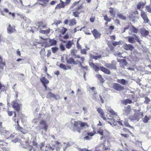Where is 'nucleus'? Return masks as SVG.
I'll return each instance as SVG.
<instances>
[{
  "instance_id": "obj_31",
  "label": "nucleus",
  "mask_w": 151,
  "mask_h": 151,
  "mask_svg": "<svg viewBox=\"0 0 151 151\" xmlns=\"http://www.w3.org/2000/svg\"><path fill=\"white\" fill-rule=\"evenodd\" d=\"M108 112H109L110 114L111 115V116L113 117V118L114 117H116V116H117V114L112 109H110L109 110H108Z\"/></svg>"
},
{
  "instance_id": "obj_36",
  "label": "nucleus",
  "mask_w": 151,
  "mask_h": 151,
  "mask_svg": "<svg viewBox=\"0 0 151 151\" xmlns=\"http://www.w3.org/2000/svg\"><path fill=\"white\" fill-rule=\"evenodd\" d=\"M144 5L143 2H139L137 4V8L138 9H140L141 8L142 9Z\"/></svg>"
},
{
  "instance_id": "obj_55",
  "label": "nucleus",
  "mask_w": 151,
  "mask_h": 151,
  "mask_svg": "<svg viewBox=\"0 0 151 151\" xmlns=\"http://www.w3.org/2000/svg\"><path fill=\"white\" fill-rule=\"evenodd\" d=\"M133 36L135 37V39L140 44L141 42V40H140V39L139 38V37L135 34L133 35Z\"/></svg>"
},
{
  "instance_id": "obj_19",
  "label": "nucleus",
  "mask_w": 151,
  "mask_h": 151,
  "mask_svg": "<svg viewBox=\"0 0 151 151\" xmlns=\"http://www.w3.org/2000/svg\"><path fill=\"white\" fill-rule=\"evenodd\" d=\"M7 32L9 34H12L16 31L15 27H12L10 24H9L7 28Z\"/></svg>"
},
{
  "instance_id": "obj_6",
  "label": "nucleus",
  "mask_w": 151,
  "mask_h": 151,
  "mask_svg": "<svg viewBox=\"0 0 151 151\" xmlns=\"http://www.w3.org/2000/svg\"><path fill=\"white\" fill-rule=\"evenodd\" d=\"M39 124L40 125L38 127L40 130L43 129L46 132L47 131L48 126L45 121L44 120H41L39 122Z\"/></svg>"
},
{
  "instance_id": "obj_8",
  "label": "nucleus",
  "mask_w": 151,
  "mask_h": 151,
  "mask_svg": "<svg viewBox=\"0 0 151 151\" xmlns=\"http://www.w3.org/2000/svg\"><path fill=\"white\" fill-rule=\"evenodd\" d=\"M113 88L114 90L118 91H123L124 89V88L123 86L117 83H114Z\"/></svg>"
},
{
  "instance_id": "obj_42",
  "label": "nucleus",
  "mask_w": 151,
  "mask_h": 151,
  "mask_svg": "<svg viewBox=\"0 0 151 151\" xmlns=\"http://www.w3.org/2000/svg\"><path fill=\"white\" fill-rule=\"evenodd\" d=\"M131 30L133 32L135 33H138L139 31L138 28H137L133 25H132V29Z\"/></svg>"
},
{
  "instance_id": "obj_33",
  "label": "nucleus",
  "mask_w": 151,
  "mask_h": 151,
  "mask_svg": "<svg viewBox=\"0 0 151 151\" xmlns=\"http://www.w3.org/2000/svg\"><path fill=\"white\" fill-rule=\"evenodd\" d=\"M96 77L101 83H103L104 82V80L101 75L99 74H97L96 75Z\"/></svg>"
},
{
  "instance_id": "obj_46",
  "label": "nucleus",
  "mask_w": 151,
  "mask_h": 151,
  "mask_svg": "<svg viewBox=\"0 0 151 151\" xmlns=\"http://www.w3.org/2000/svg\"><path fill=\"white\" fill-rule=\"evenodd\" d=\"M129 119L132 121L136 120L137 121V119L135 114L133 115L130 116L129 117Z\"/></svg>"
},
{
  "instance_id": "obj_40",
  "label": "nucleus",
  "mask_w": 151,
  "mask_h": 151,
  "mask_svg": "<svg viewBox=\"0 0 151 151\" xmlns=\"http://www.w3.org/2000/svg\"><path fill=\"white\" fill-rule=\"evenodd\" d=\"M98 55H92L91 58L92 59H94L95 60H97L99 59H100L101 58V55H98V54H96Z\"/></svg>"
},
{
  "instance_id": "obj_20",
  "label": "nucleus",
  "mask_w": 151,
  "mask_h": 151,
  "mask_svg": "<svg viewBox=\"0 0 151 151\" xmlns=\"http://www.w3.org/2000/svg\"><path fill=\"white\" fill-rule=\"evenodd\" d=\"M140 32L143 36H147L149 34V32L144 29H141L139 30Z\"/></svg>"
},
{
  "instance_id": "obj_12",
  "label": "nucleus",
  "mask_w": 151,
  "mask_h": 151,
  "mask_svg": "<svg viewBox=\"0 0 151 151\" xmlns=\"http://www.w3.org/2000/svg\"><path fill=\"white\" fill-rule=\"evenodd\" d=\"M97 111L100 114L101 117L104 120H106V118L105 116L104 112L103 109L100 108H98L97 109Z\"/></svg>"
},
{
  "instance_id": "obj_47",
  "label": "nucleus",
  "mask_w": 151,
  "mask_h": 151,
  "mask_svg": "<svg viewBox=\"0 0 151 151\" xmlns=\"http://www.w3.org/2000/svg\"><path fill=\"white\" fill-rule=\"evenodd\" d=\"M117 15L118 17L122 20H125L126 19V17L124 16L122 14H118Z\"/></svg>"
},
{
  "instance_id": "obj_18",
  "label": "nucleus",
  "mask_w": 151,
  "mask_h": 151,
  "mask_svg": "<svg viewBox=\"0 0 151 151\" xmlns=\"http://www.w3.org/2000/svg\"><path fill=\"white\" fill-rule=\"evenodd\" d=\"M124 48L127 50L132 51L134 49V47L131 44H125L124 45Z\"/></svg>"
},
{
  "instance_id": "obj_15",
  "label": "nucleus",
  "mask_w": 151,
  "mask_h": 151,
  "mask_svg": "<svg viewBox=\"0 0 151 151\" xmlns=\"http://www.w3.org/2000/svg\"><path fill=\"white\" fill-rule=\"evenodd\" d=\"M132 111L131 106L128 105L127 106L125 107L124 110V112L126 115H128Z\"/></svg>"
},
{
  "instance_id": "obj_1",
  "label": "nucleus",
  "mask_w": 151,
  "mask_h": 151,
  "mask_svg": "<svg viewBox=\"0 0 151 151\" xmlns=\"http://www.w3.org/2000/svg\"><path fill=\"white\" fill-rule=\"evenodd\" d=\"M71 124L69 127L73 132H77L81 133L83 128L88 127L89 125L87 122H83L80 120L75 121L71 119L70 121Z\"/></svg>"
},
{
  "instance_id": "obj_2",
  "label": "nucleus",
  "mask_w": 151,
  "mask_h": 151,
  "mask_svg": "<svg viewBox=\"0 0 151 151\" xmlns=\"http://www.w3.org/2000/svg\"><path fill=\"white\" fill-rule=\"evenodd\" d=\"M89 65L93 68L95 71H98L100 70L105 74L107 75L111 74V73L110 70L109 69L104 66H100L99 67L98 66L96 65L92 62L89 63Z\"/></svg>"
},
{
  "instance_id": "obj_54",
  "label": "nucleus",
  "mask_w": 151,
  "mask_h": 151,
  "mask_svg": "<svg viewBox=\"0 0 151 151\" xmlns=\"http://www.w3.org/2000/svg\"><path fill=\"white\" fill-rule=\"evenodd\" d=\"M18 112V117L20 119H22L24 117V116L22 112Z\"/></svg>"
},
{
  "instance_id": "obj_34",
  "label": "nucleus",
  "mask_w": 151,
  "mask_h": 151,
  "mask_svg": "<svg viewBox=\"0 0 151 151\" xmlns=\"http://www.w3.org/2000/svg\"><path fill=\"white\" fill-rule=\"evenodd\" d=\"M81 67L84 73V77L85 78L86 73L88 70V67L87 66H83L81 65Z\"/></svg>"
},
{
  "instance_id": "obj_11",
  "label": "nucleus",
  "mask_w": 151,
  "mask_h": 151,
  "mask_svg": "<svg viewBox=\"0 0 151 151\" xmlns=\"http://www.w3.org/2000/svg\"><path fill=\"white\" fill-rule=\"evenodd\" d=\"M23 147L29 151L32 150L33 148V147L32 145H29V142L28 141H25L24 143L23 144Z\"/></svg>"
},
{
  "instance_id": "obj_62",
  "label": "nucleus",
  "mask_w": 151,
  "mask_h": 151,
  "mask_svg": "<svg viewBox=\"0 0 151 151\" xmlns=\"http://www.w3.org/2000/svg\"><path fill=\"white\" fill-rule=\"evenodd\" d=\"M51 52L50 50H48L47 51V58H49L51 55Z\"/></svg>"
},
{
  "instance_id": "obj_17",
  "label": "nucleus",
  "mask_w": 151,
  "mask_h": 151,
  "mask_svg": "<svg viewBox=\"0 0 151 151\" xmlns=\"http://www.w3.org/2000/svg\"><path fill=\"white\" fill-rule=\"evenodd\" d=\"M40 81L43 85L45 89L47 88L46 84H47L49 83V81L45 78V77H43L40 79Z\"/></svg>"
},
{
  "instance_id": "obj_24",
  "label": "nucleus",
  "mask_w": 151,
  "mask_h": 151,
  "mask_svg": "<svg viewBox=\"0 0 151 151\" xmlns=\"http://www.w3.org/2000/svg\"><path fill=\"white\" fill-rule=\"evenodd\" d=\"M46 97L47 98L49 99L50 98H54L55 99H57V98L56 95L53 94L50 92H49L47 93Z\"/></svg>"
},
{
  "instance_id": "obj_61",
  "label": "nucleus",
  "mask_w": 151,
  "mask_h": 151,
  "mask_svg": "<svg viewBox=\"0 0 151 151\" xmlns=\"http://www.w3.org/2000/svg\"><path fill=\"white\" fill-rule=\"evenodd\" d=\"M7 112L8 113V115L9 116H11L13 115V113L14 112L12 111H10L8 109L7 110Z\"/></svg>"
},
{
  "instance_id": "obj_59",
  "label": "nucleus",
  "mask_w": 151,
  "mask_h": 151,
  "mask_svg": "<svg viewBox=\"0 0 151 151\" xmlns=\"http://www.w3.org/2000/svg\"><path fill=\"white\" fill-rule=\"evenodd\" d=\"M81 50V53L83 54H86L87 53L86 50V49H80Z\"/></svg>"
},
{
  "instance_id": "obj_44",
  "label": "nucleus",
  "mask_w": 151,
  "mask_h": 151,
  "mask_svg": "<svg viewBox=\"0 0 151 151\" xmlns=\"http://www.w3.org/2000/svg\"><path fill=\"white\" fill-rule=\"evenodd\" d=\"M15 128L16 130L19 131L21 132L24 133L23 131L24 130V129L23 127H20V125L17 126Z\"/></svg>"
},
{
  "instance_id": "obj_28",
  "label": "nucleus",
  "mask_w": 151,
  "mask_h": 151,
  "mask_svg": "<svg viewBox=\"0 0 151 151\" xmlns=\"http://www.w3.org/2000/svg\"><path fill=\"white\" fill-rule=\"evenodd\" d=\"M132 103V101L130 99H127L122 100V104L126 105L128 104H130Z\"/></svg>"
},
{
  "instance_id": "obj_38",
  "label": "nucleus",
  "mask_w": 151,
  "mask_h": 151,
  "mask_svg": "<svg viewBox=\"0 0 151 151\" xmlns=\"http://www.w3.org/2000/svg\"><path fill=\"white\" fill-rule=\"evenodd\" d=\"M59 67L60 68H63L65 70H66L68 69H71V67H70L68 66L67 67L65 65H64L62 63H61L60 64Z\"/></svg>"
},
{
  "instance_id": "obj_14",
  "label": "nucleus",
  "mask_w": 151,
  "mask_h": 151,
  "mask_svg": "<svg viewBox=\"0 0 151 151\" xmlns=\"http://www.w3.org/2000/svg\"><path fill=\"white\" fill-rule=\"evenodd\" d=\"M92 33L95 39H98L100 37L101 34L96 29H94L92 31Z\"/></svg>"
},
{
  "instance_id": "obj_27",
  "label": "nucleus",
  "mask_w": 151,
  "mask_h": 151,
  "mask_svg": "<svg viewBox=\"0 0 151 151\" xmlns=\"http://www.w3.org/2000/svg\"><path fill=\"white\" fill-rule=\"evenodd\" d=\"M73 40H69L68 42L66 44V47L68 49H69L71 48L73 45L74 44L73 42Z\"/></svg>"
},
{
  "instance_id": "obj_49",
  "label": "nucleus",
  "mask_w": 151,
  "mask_h": 151,
  "mask_svg": "<svg viewBox=\"0 0 151 151\" xmlns=\"http://www.w3.org/2000/svg\"><path fill=\"white\" fill-rule=\"evenodd\" d=\"M124 124L125 127H129L130 128L133 129V127L131 126L129 124V123L127 121L124 122Z\"/></svg>"
},
{
  "instance_id": "obj_48",
  "label": "nucleus",
  "mask_w": 151,
  "mask_h": 151,
  "mask_svg": "<svg viewBox=\"0 0 151 151\" xmlns=\"http://www.w3.org/2000/svg\"><path fill=\"white\" fill-rule=\"evenodd\" d=\"M67 29L64 27H63L62 29L60 31V33L62 35H64L66 32L67 31Z\"/></svg>"
},
{
  "instance_id": "obj_22",
  "label": "nucleus",
  "mask_w": 151,
  "mask_h": 151,
  "mask_svg": "<svg viewBox=\"0 0 151 151\" xmlns=\"http://www.w3.org/2000/svg\"><path fill=\"white\" fill-rule=\"evenodd\" d=\"M97 133H99L101 136L100 137V139L102 140L104 138H105L106 136L104 135V132L103 129L99 128L97 131Z\"/></svg>"
},
{
  "instance_id": "obj_63",
  "label": "nucleus",
  "mask_w": 151,
  "mask_h": 151,
  "mask_svg": "<svg viewBox=\"0 0 151 151\" xmlns=\"http://www.w3.org/2000/svg\"><path fill=\"white\" fill-rule=\"evenodd\" d=\"M14 116H13V121L16 122L17 120V119L16 118L17 116L16 114V113L14 111Z\"/></svg>"
},
{
  "instance_id": "obj_60",
  "label": "nucleus",
  "mask_w": 151,
  "mask_h": 151,
  "mask_svg": "<svg viewBox=\"0 0 151 151\" xmlns=\"http://www.w3.org/2000/svg\"><path fill=\"white\" fill-rule=\"evenodd\" d=\"M120 44V42H117L116 41L113 42L112 43V45L114 46H116L117 45H119Z\"/></svg>"
},
{
  "instance_id": "obj_37",
  "label": "nucleus",
  "mask_w": 151,
  "mask_h": 151,
  "mask_svg": "<svg viewBox=\"0 0 151 151\" xmlns=\"http://www.w3.org/2000/svg\"><path fill=\"white\" fill-rule=\"evenodd\" d=\"M138 12L137 10H135L130 16H129V18L135 19L136 17V15L138 14Z\"/></svg>"
},
{
  "instance_id": "obj_10",
  "label": "nucleus",
  "mask_w": 151,
  "mask_h": 151,
  "mask_svg": "<svg viewBox=\"0 0 151 151\" xmlns=\"http://www.w3.org/2000/svg\"><path fill=\"white\" fill-rule=\"evenodd\" d=\"M12 106L17 112L19 111L20 109V104L16 101H13L12 102Z\"/></svg>"
},
{
  "instance_id": "obj_43",
  "label": "nucleus",
  "mask_w": 151,
  "mask_h": 151,
  "mask_svg": "<svg viewBox=\"0 0 151 151\" xmlns=\"http://www.w3.org/2000/svg\"><path fill=\"white\" fill-rule=\"evenodd\" d=\"M114 27L113 26H110L108 28V30L109 32L107 33V34H111L113 30L114 29Z\"/></svg>"
},
{
  "instance_id": "obj_50",
  "label": "nucleus",
  "mask_w": 151,
  "mask_h": 151,
  "mask_svg": "<svg viewBox=\"0 0 151 151\" xmlns=\"http://www.w3.org/2000/svg\"><path fill=\"white\" fill-rule=\"evenodd\" d=\"M80 39L78 38L77 40V43H76V46L77 48L78 49H81V45L79 43V41Z\"/></svg>"
},
{
  "instance_id": "obj_23",
  "label": "nucleus",
  "mask_w": 151,
  "mask_h": 151,
  "mask_svg": "<svg viewBox=\"0 0 151 151\" xmlns=\"http://www.w3.org/2000/svg\"><path fill=\"white\" fill-rule=\"evenodd\" d=\"M36 25L38 27H42V28H44L46 27L47 24H44L42 21H40L37 23Z\"/></svg>"
},
{
  "instance_id": "obj_53",
  "label": "nucleus",
  "mask_w": 151,
  "mask_h": 151,
  "mask_svg": "<svg viewBox=\"0 0 151 151\" xmlns=\"http://www.w3.org/2000/svg\"><path fill=\"white\" fill-rule=\"evenodd\" d=\"M37 139L36 138L34 139L32 142V145L33 146L37 147L38 146V144L36 142Z\"/></svg>"
},
{
  "instance_id": "obj_32",
  "label": "nucleus",
  "mask_w": 151,
  "mask_h": 151,
  "mask_svg": "<svg viewBox=\"0 0 151 151\" xmlns=\"http://www.w3.org/2000/svg\"><path fill=\"white\" fill-rule=\"evenodd\" d=\"M50 28H48L46 30H40V33L43 34H48L50 32Z\"/></svg>"
},
{
  "instance_id": "obj_64",
  "label": "nucleus",
  "mask_w": 151,
  "mask_h": 151,
  "mask_svg": "<svg viewBox=\"0 0 151 151\" xmlns=\"http://www.w3.org/2000/svg\"><path fill=\"white\" fill-rule=\"evenodd\" d=\"M45 145L44 142H42L40 144V147L41 150L42 149V148L44 147Z\"/></svg>"
},
{
  "instance_id": "obj_52",
  "label": "nucleus",
  "mask_w": 151,
  "mask_h": 151,
  "mask_svg": "<svg viewBox=\"0 0 151 151\" xmlns=\"http://www.w3.org/2000/svg\"><path fill=\"white\" fill-rule=\"evenodd\" d=\"M58 48L57 47H52L51 50L53 53H55L58 50Z\"/></svg>"
},
{
  "instance_id": "obj_29",
  "label": "nucleus",
  "mask_w": 151,
  "mask_h": 151,
  "mask_svg": "<svg viewBox=\"0 0 151 151\" xmlns=\"http://www.w3.org/2000/svg\"><path fill=\"white\" fill-rule=\"evenodd\" d=\"M67 62L68 64H73L74 65H76L77 63L75 61L73 58H70L67 60Z\"/></svg>"
},
{
  "instance_id": "obj_45",
  "label": "nucleus",
  "mask_w": 151,
  "mask_h": 151,
  "mask_svg": "<svg viewBox=\"0 0 151 151\" xmlns=\"http://www.w3.org/2000/svg\"><path fill=\"white\" fill-rule=\"evenodd\" d=\"M104 19L107 22H110L111 20V18H109L107 14H105L104 16Z\"/></svg>"
},
{
  "instance_id": "obj_13",
  "label": "nucleus",
  "mask_w": 151,
  "mask_h": 151,
  "mask_svg": "<svg viewBox=\"0 0 151 151\" xmlns=\"http://www.w3.org/2000/svg\"><path fill=\"white\" fill-rule=\"evenodd\" d=\"M141 16L143 19L145 23H147L149 21L147 16L146 13L143 11H142L141 12Z\"/></svg>"
},
{
  "instance_id": "obj_7",
  "label": "nucleus",
  "mask_w": 151,
  "mask_h": 151,
  "mask_svg": "<svg viewBox=\"0 0 151 151\" xmlns=\"http://www.w3.org/2000/svg\"><path fill=\"white\" fill-rule=\"evenodd\" d=\"M116 61L113 60L111 61V63L106 64L105 66L107 68L111 69L116 70L117 68L116 67Z\"/></svg>"
},
{
  "instance_id": "obj_56",
  "label": "nucleus",
  "mask_w": 151,
  "mask_h": 151,
  "mask_svg": "<svg viewBox=\"0 0 151 151\" xmlns=\"http://www.w3.org/2000/svg\"><path fill=\"white\" fill-rule=\"evenodd\" d=\"M146 9L147 11L150 13H151V6L150 5H148L146 6Z\"/></svg>"
},
{
  "instance_id": "obj_21",
  "label": "nucleus",
  "mask_w": 151,
  "mask_h": 151,
  "mask_svg": "<svg viewBox=\"0 0 151 151\" xmlns=\"http://www.w3.org/2000/svg\"><path fill=\"white\" fill-rule=\"evenodd\" d=\"M137 119V121H139L140 119L143 116V113L142 112H139L134 113Z\"/></svg>"
},
{
  "instance_id": "obj_16",
  "label": "nucleus",
  "mask_w": 151,
  "mask_h": 151,
  "mask_svg": "<svg viewBox=\"0 0 151 151\" xmlns=\"http://www.w3.org/2000/svg\"><path fill=\"white\" fill-rule=\"evenodd\" d=\"M60 3L58 4L55 7V9H60L62 8H64L66 6L64 2L62 0H60Z\"/></svg>"
},
{
  "instance_id": "obj_26",
  "label": "nucleus",
  "mask_w": 151,
  "mask_h": 151,
  "mask_svg": "<svg viewBox=\"0 0 151 151\" xmlns=\"http://www.w3.org/2000/svg\"><path fill=\"white\" fill-rule=\"evenodd\" d=\"M109 9L110 10L109 12L110 15L113 17H115L116 15L115 10L114 8L111 7H110Z\"/></svg>"
},
{
  "instance_id": "obj_25",
  "label": "nucleus",
  "mask_w": 151,
  "mask_h": 151,
  "mask_svg": "<svg viewBox=\"0 0 151 151\" xmlns=\"http://www.w3.org/2000/svg\"><path fill=\"white\" fill-rule=\"evenodd\" d=\"M117 61L121 63L123 67L126 66L127 64V62L125 59H118L117 60Z\"/></svg>"
},
{
  "instance_id": "obj_3",
  "label": "nucleus",
  "mask_w": 151,
  "mask_h": 151,
  "mask_svg": "<svg viewBox=\"0 0 151 151\" xmlns=\"http://www.w3.org/2000/svg\"><path fill=\"white\" fill-rule=\"evenodd\" d=\"M83 8L82 4L77 6L74 10V11L73 13V15L75 17H78L79 15L81 13H83L85 12L84 11L82 10Z\"/></svg>"
},
{
  "instance_id": "obj_41",
  "label": "nucleus",
  "mask_w": 151,
  "mask_h": 151,
  "mask_svg": "<svg viewBox=\"0 0 151 151\" xmlns=\"http://www.w3.org/2000/svg\"><path fill=\"white\" fill-rule=\"evenodd\" d=\"M128 39V42L131 43H133L135 42L134 38L131 36H128L127 37Z\"/></svg>"
},
{
  "instance_id": "obj_4",
  "label": "nucleus",
  "mask_w": 151,
  "mask_h": 151,
  "mask_svg": "<svg viewBox=\"0 0 151 151\" xmlns=\"http://www.w3.org/2000/svg\"><path fill=\"white\" fill-rule=\"evenodd\" d=\"M96 134V132L93 130V132H89L88 131H84L82 134V135L84 136V140H89L91 139L90 137Z\"/></svg>"
},
{
  "instance_id": "obj_35",
  "label": "nucleus",
  "mask_w": 151,
  "mask_h": 151,
  "mask_svg": "<svg viewBox=\"0 0 151 151\" xmlns=\"http://www.w3.org/2000/svg\"><path fill=\"white\" fill-rule=\"evenodd\" d=\"M76 24V20L75 18L72 19L69 21V25L72 26L75 25Z\"/></svg>"
},
{
  "instance_id": "obj_30",
  "label": "nucleus",
  "mask_w": 151,
  "mask_h": 151,
  "mask_svg": "<svg viewBox=\"0 0 151 151\" xmlns=\"http://www.w3.org/2000/svg\"><path fill=\"white\" fill-rule=\"evenodd\" d=\"M117 82L123 85H126L128 83V82L124 79H118Z\"/></svg>"
},
{
  "instance_id": "obj_58",
  "label": "nucleus",
  "mask_w": 151,
  "mask_h": 151,
  "mask_svg": "<svg viewBox=\"0 0 151 151\" xmlns=\"http://www.w3.org/2000/svg\"><path fill=\"white\" fill-rule=\"evenodd\" d=\"M60 49L61 51H63L65 50L64 46L62 44L60 45Z\"/></svg>"
},
{
  "instance_id": "obj_51",
  "label": "nucleus",
  "mask_w": 151,
  "mask_h": 151,
  "mask_svg": "<svg viewBox=\"0 0 151 151\" xmlns=\"http://www.w3.org/2000/svg\"><path fill=\"white\" fill-rule=\"evenodd\" d=\"M145 100L144 101V102L145 104H148L150 101V99L147 97H145Z\"/></svg>"
},
{
  "instance_id": "obj_57",
  "label": "nucleus",
  "mask_w": 151,
  "mask_h": 151,
  "mask_svg": "<svg viewBox=\"0 0 151 151\" xmlns=\"http://www.w3.org/2000/svg\"><path fill=\"white\" fill-rule=\"evenodd\" d=\"M80 2V1H75L74 2L71 6V7L73 8L75 7L77 4H78Z\"/></svg>"
},
{
  "instance_id": "obj_39",
  "label": "nucleus",
  "mask_w": 151,
  "mask_h": 151,
  "mask_svg": "<svg viewBox=\"0 0 151 151\" xmlns=\"http://www.w3.org/2000/svg\"><path fill=\"white\" fill-rule=\"evenodd\" d=\"M150 119V118L147 115H145L142 119V121L144 123H146L148 122Z\"/></svg>"
},
{
  "instance_id": "obj_9",
  "label": "nucleus",
  "mask_w": 151,
  "mask_h": 151,
  "mask_svg": "<svg viewBox=\"0 0 151 151\" xmlns=\"http://www.w3.org/2000/svg\"><path fill=\"white\" fill-rule=\"evenodd\" d=\"M48 42L46 44L45 47H49L55 45L57 44V42L54 39H48Z\"/></svg>"
},
{
  "instance_id": "obj_5",
  "label": "nucleus",
  "mask_w": 151,
  "mask_h": 151,
  "mask_svg": "<svg viewBox=\"0 0 151 151\" xmlns=\"http://www.w3.org/2000/svg\"><path fill=\"white\" fill-rule=\"evenodd\" d=\"M129 134H132V133L129 130L126 128H123L121 131L120 135L125 138H127L129 137Z\"/></svg>"
}]
</instances>
